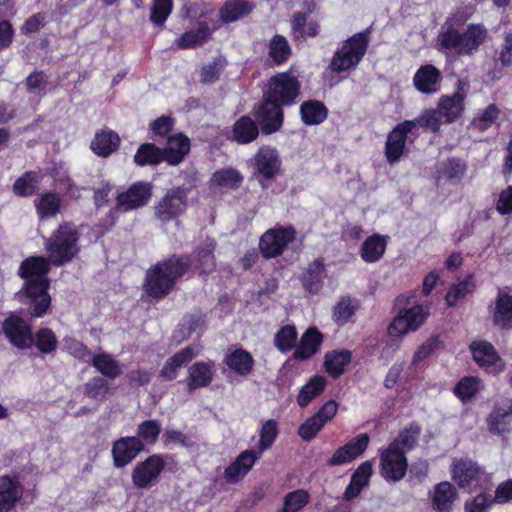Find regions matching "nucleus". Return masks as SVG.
<instances>
[{"label": "nucleus", "instance_id": "423d86ee", "mask_svg": "<svg viewBox=\"0 0 512 512\" xmlns=\"http://www.w3.org/2000/svg\"><path fill=\"white\" fill-rule=\"evenodd\" d=\"M78 233L76 227L70 223H63L50 238L45 241L49 260L55 265H62L71 261L78 253Z\"/></svg>", "mask_w": 512, "mask_h": 512}, {"label": "nucleus", "instance_id": "a19ab883", "mask_svg": "<svg viewBox=\"0 0 512 512\" xmlns=\"http://www.w3.org/2000/svg\"><path fill=\"white\" fill-rule=\"evenodd\" d=\"M327 381L321 375H315L300 389L297 395V404L304 408L321 395L326 387Z\"/></svg>", "mask_w": 512, "mask_h": 512}, {"label": "nucleus", "instance_id": "ddd939ff", "mask_svg": "<svg viewBox=\"0 0 512 512\" xmlns=\"http://www.w3.org/2000/svg\"><path fill=\"white\" fill-rule=\"evenodd\" d=\"M151 190V185L147 182L133 183L125 191L118 192L116 197L117 209L127 212L145 206L151 198Z\"/></svg>", "mask_w": 512, "mask_h": 512}, {"label": "nucleus", "instance_id": "09e8293b", "mask_svg": "<svg viewBox=\"0 0 512 512\" xmlns=\"http://www.w3.org/2000/svg\"><path fill=\"white\" fill-rule=\"evenodd\" d=\"M298 333L294 325L282 326L274 337L275 347L282 353L295 350L297 345Z\"/></svg>", "mask_w": 512, "mask_h": 512}, {"label": "nucleus", "instance_id": "b1692460", "mask_svg": "<svg viewBox=\"0 0 512 512\" xmlns=\"http://www.w3.org/2000/svg\"><path fill=\"white\" fill-rule=\"evenodd\" d=\"M467 86L465 82L459 81L457 90L453 95L440 98L437 108L446 123L454 122L461 116L464 110L465 88Z\"/></svg>", "mask_w": 512, "mask_h": 512}, {"label": "nucleus", "instance_id": "4c0bfd02", "mask_svg": "<svg viewBox=\"0 0 512 512\" xmlns=\"http://www.w3.org/2000/svg\"><path fill=\"white\" fill-rule=\"evenodd\" d=\"M215 242L213 239L207 238L202 246L197 249L194 259L188 262L189 265H193L196 269L200 270L201 273L211 272L215 268L214 254ZM186 260V258H184Z\"/></svg>", "mask_w": 512, "mask_h": 512}, {"label": "nucleus", "instance_id": "5701e85b", "mask_svg": "<svg viewBox=\"0 0 512 512\" xmlns=\"http://www.w3.org/2000/svg\"><path fill=\"white\" fill-rule=\"evenodd\" d=\"M24 487L16 475L0 477V512H9L20 501Z\"/></svg>", "mask_w": 512, "mask_h": 512}, {"label": "nucleus", "instance_id": "2f4dec72", "mask_svg": "<svg viewBox=\"0 0 512 512\" xmlns=\"http://www.w3.org/2000/svg\"><path fill=\"white\" fill-rule=\"evenodd\" d=\"M120 144L118 134L110 129H102L95 134L91 142V150L100 157H108L117 150Z\"/></svg>", "mask_w": 512, "mask_h": 512}, {"label": "nucleus", "instance_id": "f8f14e48", "mask_svg": "<svg viewBox=\"0 0 512 512\" xmlns=\"http://www.w3.org/2000/svg\"><path fill=\"white\" fill-rule=\"evenodd\" d=\"M165 467V461L160 455H152L138 463L132 471V482L138 489H148L155 485Z\"/></svg>", "mask_w": 512, "mask_h": 512}, {"label": "nucleus", "instance_id": "58836bf2", "mask_svg": "<svg viewBox=\"0 0 512 512\" xmlns=\"http://www.w3.org/2000/svg\"><path fill=\"white\" fill-rule=\"evenodd\" d=\"M350 361L351 352L349 350H333L326 353L324 357V367L331 377L337 378L344 373Z\"/></svg>", "mask_w": 512, "mask_h": 512}, {"label": "nucleus", "instance_id": "0eeeda50", "mask_svg": "<svg viewBox=\"0 0 512 512\" xmlns=\"http://www.w3.org/2000/svg\"><path fill=\"white\" fill-rule=\"evenodd\" d=\"M452 479L465 490H488L492 486V476L484 468L469 458H460L451 465Z\"/></svg>", "mask_w": 512, "mask_h": 512}, {"label": "nucleus", "instance_id": "37998d69", "mask_svg": "<svg viewBox=\"0 0 512 512\" xmlns=\"http://www.w3.org/2000/svg\"><path fill=\"white\" fill-rule=\"evenodd\" d=\"M259 134L256 123L248 116H243L236 121L233 127V139L241 144L250 143Z\"/></svg>", "mask_w": 512, "mask_h": 512}, {"label": "nucleus", "instance_id": "cd10ccee", "mask_svg": "<svg viewBox=\"0 0 512 512\" xmlns=\"http://www.w3.org/2000/svg\"><path fill=\"white\" fill-rule=\"evenodd\" d=\"M323 342V335L315 327H309L300 337L293 357L296 360L304 361L314 356Z\"/></svg>", "mask_w": 512, "mask_h": 512}, {"label": "nucleus", "instance_id": "603ef678", "mask_svg": "<svg viewBox=\"0 0 512 512\" xmlns=\"http://www.w3.org/2000/svg\"><path fill=\"white\" fill-rule=\"evenodd\" d=\"M310 501V494L305 489L287 493L283 498L282 508L277 512H300Z\"/></svg>", "mask_w": 512, "mask_h": 512}, {"label": "nucleus", "instance_id": "f257e3e1", "mask_svg": "<svg viewBox=\"0 0 512 512\" xmlns=\"http://www.w3.org/2000/svg\"><path fill=\"white\" fill-rule=\"evenodd\" d=\"M297 77L285 72L273 76L264 93V101L255 110V117L265 134L280 129L283 123L282 105H292L299 95Z\"/></svg>", "mask_w": 512, "mask_h": 512}, {"label": "nucleus", "instance_id": "bf43d9fd", "mask_svg": "<svg viewBox=\"0 0 512 512\" xmlns=\"http://www.w3.org/2000/svg\"><path fill=\"white\" fill-rule=\"evenodd\" d=\"M291 54V48L287 39L281 35H275L269 43V56L276 64L284 63Z\"/></svg>", "mask_w": 512, "mask_h": 512}, {"label": "nucleus", "instance_id": "f704fd0d", "mask_svg": "<svg viewBox=\"0 0 512 512\" xmlns=\"http://www.w3.org/2000/svg\"><path fill=\"white\" fill-rule=\"evenodd\" d=\"M387 247V237L374 234L368 237L360 249L361 258L367 263L377 262L382 258Z\"/></svg>", "mask_w": 512, "mask_h": 512}, {"label": "nucleus", "instance_id": "a211bd4d", "mask_svg": "<svg viewBox=\"0 0 512 512\" xmlns=\"http://www.w3.org/2000/svg\"><path fill=\"white\" fill-rule=\"evenodd\" d=\"M370 437L361 433L345 445L339 447L327 461L329 466H339L349 463L359 457L368 447Z\"/></svg>", "mask_w": 512, "mask_h": 512}, {"label": "nucleus", "instance_id": "052dcab7", "mask_svg": "<svg viewBox=\"0 0 512 512\" xmlns=\"http://www.w3.org/2000/svg\"><path fill=\"white\" fill-rule=\"evenodd\" d=\"M357 310L355 300L346 297L342 298L334 307L333 319L338 325L346 324Z\"/></svg>", "mask_w": 512, "mask_h": 512}, {"label": "nucleus", "instance_id": "774afa93", "mask_svg": "<svg viewBox=\"0 0 512 512\" xmlns=\"http://www.w3.org/2000/svg\"><path fill=\"white\" fill-rule=\"evenodd\" d=\"M497 503L495 497L492 499L484 493H480L477 496L467 500L465 502L466 512H488L491 505Z\"/></svg>", "mask_w": 512, "mask_h": 512}, {"label": "nucleus", "instance_id": "393cba45", "mask_svg": "<svg viewBox=\"0 0 512 512\" xmlns=\"http://www.w3.org/2000/svg\"><path fill=\"white\" fill-rule=\"evenodd\" d=\"M471 351L474 360L489 373H498L504 369V362L498 356L492 344L486 341L473 342Z\"/></svg>", "mask_w": 512, "mask_h": 512}, {"label": "nucleus", "instance_id": "a878e982", "mask_svg": "<svg viewBox=\"0 0 512 512\" xmlns=\"http://www.w3.org/2000/svg\"><path fill=\"white\" fill-rule=\"evenodd\" d=\"M202 348L199 345H191L183 348L172 357H170L161 370V376L168 381L177 377L179 369L193 360L201 353Z\"/></svg>", "mask_w": 512, "mask_h": 512}, {"label": "nucleus", "instance_id": "20e7f679", "mask_svg": "<svg viewBox=\"0 0 512 512\" xmlns=\"http://www.w3.org/2000/svg\"><path fill=\"white\" fill-rule=\"evenodd\" d=\"M187 268L188 262L183 258L172 257L157 263L146 273L144 283L146 293L153 298L166 296Z\"/></svg>", "mask_w": 512, "mask_h": 512}, {"label": "nucleus", "instance_id": "6e6552de", "mask_svg": "<svg viewBox=\"0 0 512 512\" xmlns=\"http://www.w3.org/2000/svg\"><path fill=\"white\" fill-rule=\"evenodd\" d=\"M368 47V37L366 33H356L334 53L329 65L333 72L341 73L354 69L362 60Z\"/></svg>", "mask_w": 512, "mask_h": 512}, {"label": "nucleus", "instance_id": "4d7b16f0", "mask_svg": "<svg viewBox=\"0 0 512 512\" xmlns=\"http://www.w3.org/2000/svg\"><path fill=\"white\" fill-rule=\"evenodd\" d=\"M420 430L417 426H409L399 433V435L389 444L398 451L406 454L417 442Z\"/></svg>", "mask_w": 512, "mask_h": 512}, {"label": "nucleus", "instance_id": "a18cd8bd", "mask_svg": "<svg viewBox=\"0 0 512 512\" xmlns=\"http://www.w3.org/2000/svg\"><path fill=\"white\" fill-rule=\"evenodd\" d=\"M302 120L307 125H317L322 123L327 117V109L323 103L316 100H310L303 103L300 107Z\"/></svg>", "mask_w": 512, "mask_h": 512}, {"label": "nucleus", "instance_id": "49530a36", "mask_svg": "<svg viewBox=\"0 0 512 512\" xmlns=\"http://www.w3.org/2000/svg\"><path fill=\"white\" fill-rule=\"evenodd\" d=\"M278 434L279 426L276 420L268 419L264 421L259 430V442L257 450H255L256 453H259V455L262 456L266 450L272 447Z\"/></svg>", "mask_w": 512, "mask_h": 512}, {"label": "nucleus", "instance_id": "3c124183", "mask_svg": "<svg viewBox=\"0 0 512 512\" xmlns=\"http://www.w3.org/2000/svg\"><path fill=\"white\" fill-rule=\"evenodd\" d=\"M483 389L481 380L474 376L462 378L454 388L455 395L462 401H470Z\"/></svg>", "mask_w": 512, "mask_h": 512}, {"label": "nucleus", "instance_id": "79ce46f5", "mask_svg": "<svg viewBox=\"0 0 512 512\" xmlns=\"http://www.w3.org/2000/svg\"><path fill=\"white\" fill-rule=\"evenodd\" d=\"M487 423L489 431L494 434L509 431L512 426V411L510 407H494L487 419Z\"/></svg>", "mask_w": 512, "mask_h": 512}, {"label": "nucleus", "instance_id": "864d4df0", "mask_svg": "<svg viewBox=\"0 0 512 512\" xmlns=\"http://www.w3.org/2000/svg\"><path fill=\"white\" fill-rule=\"evenodd\" d=\"M40 182L38 173L29 171L20 176L13 184V192L17 196L27 197L31 196Z\"/></svg>", "mask_w": 512, "mask_h": 512}, {"label": "nucleus", "instance_id": "13d9d810", "mask_svg": "<svg viewBox=\"0 0 512 512\" xmlns=\"http://www.w3.org/2000/svg\"><path fill=\"white\" fill-rule=\"evenodd\" d=\"M33 344L44 354H50L57 348L58 341L55 333L49 328H40L33 336Z\"/></svg>", "mask_w": 512, "mask_h": 512}, {"label": "nucleus", "instance_id": "412c9836", "mask_svg": "<svg viewBox=\"0 0 512 512\" xmlns=\"http://www.w3.org/2000/svg\"><path fill=\"white\" fill-rule=\"evenodd\" d=\"M260 458L259 453H256L253 449L242 451L235 460L226 467L224 471L226 482L229 484L240 482Z\"/></svg>", "mask_w": 512, "mask_h": 512}, {"label": "nucleus", "instance_id": "9b49d317", "mask_svg": "<svg viewBox=\"0 0 512 512\" xmlns=\"http://www.w3.org/2000/svg\"><path fill=\"white\" fill-rule=\"evenodd\" d=\"M408 468L403 451L389 446L380 450V474L387 481L398 482L404 478Z\"/></svg>", "mask_w": 512, "mask_h": 512}, {"label": "nucleus", "instance_id": "2eb2a0df", "mask_svg": "<svg viewBox=\"0 0 512 512\" xmlns=\"http://www.w3.org/2000/svg\"><path fill=\"white\" fill-rule=\"evenodd\" d=\"M416 128V121H403L388 134L385 156L390 164L397 163L404 153L408 133Z\"/></svg>", "mask_w": 512, "mask_h": 512}, {"label": "nucleus", "instance_id": "7ed1b4c3", "mask_svg": "<svg viewBox=\"0 0 512 512\" xmlns=\"http://www.w3.org/2000/svg\"><path fill=\"white\" fill-rule=\"evenodd\" d=\"M182 17L190 21H197L198 28L186 31L176 39V45L180 49H193L203 45L218 28V21L214 18V9L204 2L185 5L182 9Z\"/></svg>", "mask_w": 512, "mask_h": 512}, {"label": "nucleus", "instance_id": "473e14b6", "mask_svg": "<svg viewBox=\"0 0 512 512\" xmlns=\"http://www.w3.org/2000/svg\"><path fill=\"white\" fill-rule=\"evenodd\" d=\"M190 150L189 139L183 134H177L168 139L163 151V158L171 165L179 164Z\"/></svg>", "mask_w": 512, "mask_h": 512}, {"label": "nucleus", "instance_id": "e2e57ef3", "mask_svg": "<svg viewBox=\"0 0 512 512\" xmlns=\"http://www.w3.org/2000/svg\"><path fill=\"white\" fill-rule=\"evenodd\" d=\"M173 0H153L150 21L155 25H163L170 16Z\"/></svg>", "mask_w": 512, "mask_h": 512}, {"label": "nucleus", "instance_id": "e433bc0d", "mask_svg": "<svg viewBox=\"0 0 512 512\" xmlns=\"http://www.w3.org/2000/svg\"><path fill=\"white\" fill-rule=\"evenodd\" d=\"M254 6L246 0H227L219 10L222 22L232 23L248 15Z\"/></svg>", "mask_w": 512, "mask_h": 512}, {"label": "nucleus", "instance_id": "f3484780", "mask_svg": "<svg viewBox=\"0 0 512 512\" xmlns=\"http://www.w3.org/2000/svg\"><path fill=\"white\" fill-rule=\"evenodd\" d=\"M370 437L361 433L345 445L339 447L327 461L329 466H339L349 463L359 457L368 447Z\"/></svg>", "mask_w": 512, "mask_h": 512}, {"label": "nucleus", "instance_id": "6e6d98bb", "mask_svg": "<svg viewBox=\"0 0 512 512\" xmlns=\"http://www.w3.org/2000/svg\"><path fill=\"white\" fill-rule=\"evenodd\" d=\"M213 184L224 188H237L243 181V176L234 168H224L216 171L212 176Z\"/></svg>", "mask_w": 512, "mask_h": 512}, {"label": "nucleus", "instance_id": "ea45409f", "mask_svg": "<svg viewBox=\"0 0 512 512\" xmlns=\"http://www.w3.org/2000/svg\"><path fill=\"white\" fill-rule=\"evenodd\" d=\"M325 278L324 263L321 259H316L312 262L302 277V284L306 291L316 294L322 288L323 280Z\"/></svg>", "mask_w": 512, "mask_h": 512}, {"label": "nucleus", "instance_id": "c03bdc74", "mask_svg": "<svg viewBox=\"0 0 512 512\" xmlns=\"http://www.w3.org/2000/svg\"><path fill=\"white\" fill-rule=\"evenodd\" d=\"M291 28L295 39L315 37L319 33V24L316 21H307L306 14L300 12L294 14Z\"/></svg>", "mask_w": 512, "mask_h": 512}, {"label": "nucleus", "instance_id": "aec40b11", "mask_svg": "<svg viewBox=\"0 0 512 512\" xmlns=\"http://www.w3.org/2000/svg\"><path fill=\"white\" fill-rule=\"evenodd\" d=\"M253 163L263 180H272L280 171L281 159L277 150L270 146L259 148L253 158Z\"/></svg>", "mask_w": 512, "mask_h": 512}, {"label": "nucleus", "instance_id": "c85d7f7f", "mask_svg": "<svg viewBox=\"0 0 512 512\" xmlns=\"http://www.w3.org/2000/svg\"><path fill=\"white\" fill-rule=\"evenodd\" d=\"M214 375V363L212 361H200L194 363L188 370L187 387L189 391L207 387Z\"/></svg>", "mask_w": 512, "mask_h": 512}, {"label": "nucleus", "instance_id": "338daca9", "mask_svg": "<svg viewBox=\"0 0 512 512\" xmlns=\"http://www.w3.org/2000/svg\"><path fill=\"white\" fill-rule=\"evenodd\" d=\"M443 176L450 181H460L466 171V165L457 159H449L440 165Z\"/></svg>", "mask_w": 512, "mask_h": 512}, {"label": "nucleus", "instance_id": "bb28decb", "mask_svg": "<svg viewBox=\"0 0 512 512\" xmlns=\"http://www.w3.org/2000/svg\"><path fill=\"white\" fill-rule=\"evenodd\" d=\"M442 80L441 72L433 65L421 66L413 77L415 88L424 94H433L439 91Z\"/></svg>", "mask_w": 512, "mask_h": 512}, {"label": "nucleus", "instance_id": "0e129e2a", "mask_svg": "<svg viewBox=\"0 0 512 512\" xmlns=\"http://www.w3.org/2000/svg\"><path fill=\"white\" fill-rule=\"evenodd\" d=\"M161 431V425L157 420H146L139 424L138 438L147 444H154Z\"/></svg>", "mask_w": 512, "mask_h": 512}, {"label": "nucleus", "instance_id": "7c9ffc66", "mask_svg": "<svg viewBox=\"0 0 512 512\" xmlns=\"http://www.w3.org/2000/svg\"><path fill=\"white\" fill-rule=\"evenodd\" d=\"M457 495L456 488L450 482L437 484L432 495L433 509L437 512H451Z\"/></svg>", "mask_w": 512, "mask_h": 512}, {"label": "nucleus", "instance_id": "4be33fe9", "mask_svg": "<svg viewBox=\"0 0 512 512\" xmlns=\"http://www.w3.org/2000/svg\"><path fill=\"white\" fill-rule=\"evenodd\" d=\"M144 449V443L135 436L122 437L114 442L112 456L115 467L128 465Z\"/></svg>", "mask_w": 512, "mask_h": 512}, {"label": "nucleus", "instance_id": "72a5a7b5", "mask_svg": "<svg viewBox=\"0 0 512 512\" xmlns=\"http://www.w3.org/2000/svg\"><path fill=\"white\" fill-rule=\"evenodd\" d=\"M225 364L237 375H248L254 366L252 355L244 349H235L226 354Z\"/></svg>", "mask_w": 512, "mask_h": 512}, {"label": "nucleus", "instance_id": "1a4fd4ad", "mask_svg": "<svg viewBox=\"0 0 512 512\" xmlns=\"http://www.w3.org/2000/svg\"><path fill=\"white\" fill-rule=\"evenodd\" d=\"M430 314L429 305L414 304L409 308H400L398 314L387 328L390 337H403L418 330Z\"/></svg>", "mask_w": 512, "mask_h": 512}, {"label": "nucleus", "instance_id": "5fc2aeb1", "mask_svg": "<svg viewBox=\"0 0 512 512\" xmlns=\"http://www.w3.org/2000/svg\"><path fill=\"white\" fill-rule=\"evenodd\" d=\"M162 160L163 151L151 143L141 145L134 156V161L140 166L157 164Z\"/></svg>", "mask_w": 512, "mask_h": 512}, {"label": "nucleus", "instance_id": "9d476101", "mask_svg": "<svg viewBox=\"0 0 512 512\" xmlns=\"http://www.w3.org/2000/svg\"><path fill=\"white\" fill-rule=\"evenodd\" d=\"M295 238L293 227L277 226L267 230L260 238L259 249L264 258H275L282 254Z\"/></svg>", "mask_w": 512, "mask_h": 512}, {"label": "nucleus", "instance_id": "c9c22d12", "mask_svg": "<svg viewBox=\"0 0 512 512\" xmlns=\"http://www.w3.org/2000/svg\"><path fill=\"white\" fill-rule=\"evenodd\" d=\"M495 324L503 328H512V295L499 290L493 313Z\"/></svg>", "mask_w": 512, "mask_h": 512}, {"label": "nucleus", "instance_id": "680f3d73", "mask_svg": "<svg viewBox=\"0 0 512 512\" xmlns=\"http://www.w3.org/2000/svg\"><path fill=\"white\" fill-rule=\"evenodd\" d=\"M475 289V284L471 276L453 285L446 294V302L449 306L455 305L460 299L472 293Z\"/></svg>", "mask_w": 512, "mask_h": 512}, {"label": "nucleus", "instance_id": "f03ea898", "mask_svg": "<svg viewBox=\"0 0 512 512\" xmlns=\"http://www.w3.org/2000/svg\"><path fill=\"white\" fill-rule=\"evenodd\" d=\"M49 265V260L44 257H30L19 267V275L25 280L21 297L27 298L31 314L35 317L43 316L50 306L51 299L47 293Z\"/></svg>", "mask_w": 512, "mask_h": 512}, {"label": "nucleus", "instance_id": "6ab92c4d", "mask_svg": "<svg viewBox=\"0 0 512 512\" xmlns=\"http://www.w3.org/2000/svg\"><path fill=\"white\" fill-rule=\"evenodd\" d=\"M370 437L361 433L345 445L339 447L327 461L329 466H339L349 463L359 457L368 447Z\"/></svg>", "mask_w": 512, "mask_h": 512}, {"label": "nucleus", "instance_id": "4468645a", "mask_svg": "<svg viewBox=\"0 0 512 512\" xmlns=\"http://www.w3.org/2000/svg\"><path fill=\"white\" fill-rule=\"evenodd\" d=\"M187 195L181 188H173L155 206L156 217L167 222L177 218L186 210Z\"/></svg>", "mask_w": 512, "mask_h": 512}, {"label": "nucleus", "instance_id": "69168bd1", "mask_svg": "<svg viewBox=\"0 0 512 512\" xmlns=\"http://www.w3.org/2000/svg\"><path fill=\"white\" fill-rule=\"evenodd\" d=\"M109 391L108 382L101 377H94L89 380L85 385V394L98 401H102L106 398Z\"/></svg>", "mask_w": 512, "mask_h": 512}, {"label": "nucleus", "instance_id": "de8ad7c7", "mask_svg": "<svg viewBox=\"0 0 512 512\" xmlns=\"http://www.w3.org/2000/svg\"><path fill=\"white\" fill-rule=\"evenodd\" d=\"M60 206L61 199L55 193H44L35 200L36 211L41 219L54 217L60 211Z\"/></svg>", "mask_w": 512, "mask_h": 512}, {"label": "nucleus", "instance_id": "8fccbe9b", "mask_svg": "<svg viewBox=\"0 0 512 512\" xmlns=\"http://www.w3.org/2000/svg\"><path fill=\"white\" fill-rule=\"evenodd\" d=\"M90 361L101 374L108 378L114 379L121 374L118 362L107 353L92 355Z\"/></svg>", "mask_w": 512, "mask_h": 512}, {"label": "nucleus", "instance_id": "dca6fc26", "mask_svg": "<svg viewBox=\"0 0 512 512\" xmlns=\"http://www.w3.org/2000/svg\"><path fill=\"white\" fill-rule=\"evenodd\" d=\"M3 332L9 342L19 349H28L33 345L30 325L17 315H11L3 322Z\"/></svg>", "mask_w": 512, "mask_h": 512}, {"label": "nucleus", "instance_id": "39448f33", "mask_svg": "<svg viewBox=\"0 0 512 512\" xmlns=\"http://www.w3.org/2000/svg\"><path fill=\"white\" fill-rule=\"evenodd\" d=\"M487 29L482 24H471L460 33L457 28L449 27L439 35L442 48L453 50L459 55H471L485 41Z\"/></svg>", "mask_w": 512, "mask_h": 512}, {"label": "nucleus", "instance_id": "c756f323", "mask_svg": "<svg viewBox=\"0 0 512 512\" xmlns=\"http://www.w3.org/2000/svg\"><path fill=\"white\" fill-rule=\"evenodd\" d=\"M373 473L372 464L369 461L361 463L352 474L349 485L344 492V499L347 501L355 499L362 490L368 486Z\"/></svg>", "mask_w": 512, "mask_h": 512}]
</instances>
